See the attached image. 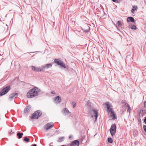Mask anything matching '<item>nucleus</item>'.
Returning a JSON list of instances; mask_svg holds the SVG:
<instances>
[{"label": "nucleus", "mask_w": 146, "mask_h": 146, "mask_svg": "<svg viewBox=\"0 0 146 146\" xmlns=\"http://www.w3.org/2000/svg\"><path fill=\"white\" fill-rule=\"evenodd\" d=\"M31 67L32 69L35 72H38L37 67H36L35 66H31Z\"/></svg>", "instance_id": "obj_20"}, {"label": "nucleus", "mask_w": 146, "mask_h": 146, "mask_svg": "<svg viewBox=\"0 0 146 146\" xmlns=\"http://www.w3.org/2000/svg\"><path fill=\"white\" fill-rule=\"evenodd\" d=\"M117 24L118 27H121L122 25V24L119 21H118L117 22Z\"/></svg>", "instance_id": "obj_27"}, {"label": "nucleus", "mask_w": 146, "mask_h": 146, "mask_svg": "<svg viewBox=\"0 0 146 146\" xmlns=\"http://www.w3.org/2000/svg\"><path fill=\"white\" fill-rule=\"evenodd\" d=\"M103 12L105 13L104 11H103Z\"/></svg>", "instance_id": "obj_42"}, {"label": "nucleus", "mask_w": 146, "mask_h": 146, "mask_svg": "<svg viewBox=\"0 0 146 146\" xmlns=\"http://www.w3.org/2000/svg\"><path fill=\"white\" fill-rule=\"evenodd\" d=\"M144 107L146 108V102H145L144 103Z\"/></svg>", "instance_id": "obj_34"}, {"label": "nucleus", "mask_w": 146, "mask_h": 146, "mask_svg": "<svg viewBox=\"0 0 146 146\" xmlns=\"http://www.w3.org/2000/svg\"><path fill=\"white\" fill-rule=\"evenodd\" d=\"M113 2L119 3H120L121 1V0H112Z\"/></svg>", "instance_id": "obj_29"}, {"label": "nucleus", "mask_w": 146, "mask_h": 146, "mask_svg": "<svg viewBox=\"0 0 146 146\" xmlns=\"http://www.w3.org/2000/svg\"><path fill=\"white\" fill-rule=\"evenodd\" d=\"M143 111V110H140L139 113V116L140 117H143V114L142 113H141V112H142Z\"/></svg>", "instance_id": "obj_26"}, {"label": "nucleus", "mask_w": 146, "mask_h": 146, "mask_svg": "<svg viewBox=\"0 0 146 146\" xmlns=\"http://www.w3.org/2000/svg\"><path fill=\"white\" fill-rule=\"evenodd\" d=\"M63 112L65 115H67L68 114L69 111L66 108H64L63 110Z\"/></svg>", "instance_id": "obj_15"}, {"label": "nucleus", "mask_w": 146, "mask_h": 146, "mask_svg": "<svg viewBox=\"0 0 146 146\" xmlns=\"http://www.w3.org/2000/svg\"><path fill=\"white\" fill-rule=\"evenodd\" d=\"M119 53H120V52L119 51Z\"/></svg>", "instance_id": "obj_41"}, {"label": "nucleus", "mask_w": 146, "mask_h": 146, "mask_svg": "<svg viewBox=\"0 0 146 146\" xmlns=\"http://www.w3.org/2000/svg\"><path fill=\"white\" fill-rule=\"evenodd\" d=\"M10 134H12L11 132H10Z\"/></svg>", "instance_id": "obj_39"}, {"label": "nucleus", "mask_w": 146, "mask_h": 146, "mask_svg": "<svg viewBox=\"0 0 146 146\" xmlns=\"http://www.w3.org/2000/svg\"><path fill=\"white\" fill-rule=\"evenodd\" d=\"M64 137H60L58 139V142H60L63 141Z\"/></svg>", "instance_id": "obj_23"}, {"label": "nucleus", "mask_w": 146, "mask_h": 146, "mask_svg": "<svg viewBox=\"0 0 146 146\" xmlns=\"http://www.w3.org/2000/svg\"><path fill=\"white\" fill-rule=\"evenodd\" d=\"M60 66L64 68H66V66L64 63V62L63 61L61 62V64Z\"/></svg>", "instance_id": "obj_21"}, {"label": "nucleus", "mask_w": 146, "mask_h": 146, "mask_svg": "<svg viewBox=\"0 0 146 146\" xmlns=\"http://www.w3.org/2000/svg\"><path fill=\"white\" fill-rule=\"evenodd\" d=\"M40 91V89L37 87H35L30 90L27 93V97L29 98H31L37 96L38 93Z\"/></svg>", "instance_id": "obj_1"}, {"label": "nucleus", "mask_w": 146, "mask_h": 146, "mask_svg": "<svg viewBox=\"0 0 146 146\" xmlns=\"http://www.w3.org/2000/svg\"><path fill=\"white\" fill-rule=\"evenodd\" d=\"M72 105L73 106V108H74L76 107V103L75 102H72Z\"/></svg>", "instance_id": "obj_31"}, {"label": "nucleus", "mask_w": 146, "mask_h": 146, "mask_svg": "<svg viewBox=\"0 0 146 146\" xmlns=\"http://www.w3.org/2000/svg\"><path fill=\"white\" fill-rule=\"evenodd\" d=\"M54 101L55 104H58L61 102V99L59 96H57L54 98Z\"/></svg>", "instance_id": "obj_8"}, {"label": "nucleus", "mask_w": 146, "mask_h": 146, "mask_svg": "<svg viewBox=\"0 0 146 146\" xmlns=\"http://www.w3.org/2000/svg\"><path fill=\"white\" fill-rule=\"evenodd\" d=\"M13 133H14V132H13Z\"/></svg>", "instance_id": "obj_40"}, {"label": "nucleus", "mask_w": 146, "mask_h": 146, "mask_svg": "<svg viewBox=\"0 0 146 146\" xmlns=\"http://www.w3.org/2000/svg\"><path fill=\"white\" fill-rule=\"evenodd\" d=\"M79 141L76 140L72 141L71 143V146H78L79 145Z\"/></svg>", "instance_id": "obj_9"}, {"label": "nucleus", "mask_w": 146, "mask_h": 146, "mask_svg": "<svg viewBox=\"0 0 146 146\" xmlns=\"http://www.w3.org/2000/svg\"><path fill=\"white\" fill-rule=\"evenodd\" d=\"M42 113L40 110H37L34 112L30 116L31 119H37L42 115Z\"/></svg>", "instance_id": "obj_3"}, {"label": "nucleus", "mask_w": 146, "mask_h": 146, "mask_svg": "<svg viewBox=\"0 0 146 146\" xmlns=\"http://www.w3.org/2000/svg\"><path fill=\"white\" fill-rule=\"evenodd\" d=\"M53 126V125H51L50 123H48L45 126L46 127V130L50 129Z\"/></svg>", "instance_id": "obj_14"}, {"label": "nucleus", "mask_w": 146, "mask_h": 146, "mask_svg": "<svg viewBox=\"0 0 146 146\" xmlns=\"http://www.w3.org/2000/svg\"><path fill=\"white\" fill-rule=\"evenodd\" d=\"M37 68L38 72H41L44 70L42 66H41L40 67H37Z\"/></svg>", "instance_id": "obj_19"}, {"label": "nucleus", "mask_w": 146, "mask_h": 146, "mask_svg": "<svg viewBox=\"0 0 146 146\" xmlns=\"http://www.w3.org/2000/svg\"><path fill=\"white\" fill-rule=\"evenodd\" d=\"M133 8H132L131 10V11L132 13H134V11L135 10H137V6H133Z\"/></svg>", "instance_id": "obj_16"}, {"label": "nucleus", "mask_w": 146, "mask_h": 146, "mask_svg": "<svg viewBox=\"0 0 146 146\" xmlns=\"http://www.w3.org/2000/svg\"><path fill=\"white\" fill-rule=\"evenodd\" d=\"M111 115L113 116V118L116 119L117 118L116 117L115 115V114L114 113L113 111H111Z\"/></svg>", "instance_id": "obj_22"}, {"label": "nucleus", "mask_w": 146, "mask_h": 146, "mask_svg": "<svg viewBox=\"0 0 146 146\" xmlns=\"http://www.w3.org/2000/svg\"><path fill=\"white\" fill-rule=\"evenodd\" d=\"M31 106H27L24 109V112L25 113H28L30 110Z\"/></svg>", "instance_id": "obj_11"}, {"label": "nucleus", "mask_w": 146, "mask_h": 146, "mask_svg": "<svg viewBox=\"0 0 146 146\" xmlns=\"http://www.w3.org/2000/svg\"><path fill=\"white\" fill-rule=\"evenodd\" d=\"M116 125L115 124L112 125L110 129L111 135L113 136L115 133L116 131Z\"/></svg>", "instance_id": "obj_5"}, {"label": "nucleus", "mask_w": 146, "mask_h": 146, "mask_svg": "<svg viewBox=\"0 0 146 146\" xmlns=\"http://www.w3.org/2000/svg\"><path fill=\"white\" fill-rule=\"evenodd\" d=\"M6 26L7 28V29H8V26H7V24H6Z\"/></svg>", "instance_id": "obj_38"}, {"label": "nucleus", "mask_w": 146, "mask_h": 146, "mask_svg": "<svg viewBox=\"0 0 146 146\" xmlns=\"http://www.w3.org/2000/svg\"><path fill=\"white\" fill-rule=\"evenodd\" d=\"M131 29H132L135 30L136 29V27L135 25H133L131 27Z\"/></svg>", "instance_id": "obj_28"}, {"label": "nucleus", "mask_w": 146, "mask_h": 146, "mask_svg": "<svg viewBox=\"0 0 146 146\" xmlns=\"http://www.w3.org/2000/svg\"><path fill=\"white\" fill-rule=\"evenodd\" d=\"M125 107L127 108V112H129L130 113V111H131V110L130 108L129 105L127 103H126L125 104Z\"/></svg>", "instance_id": "obj_13"}, {"label": "nucleus", "mask_w": 146, "mask_h": 146, "mask_svg": "<svg viewBox=\"0 0 146 146\" xmlns=\"http://www.w3.org/2000/svg\"><path fill=\"white\" fill-rule=\"evenodd\" d=\"M18 93H13L10 94L9 96V101H12L14 98H16L18 96Z\"/></svg>", "instance_id": "obj_6"}, {"label": "nucleus", "mask_w": 146, "mask_h": 146, "mask_svg": "<svg viewBox=\"0 0 146 146\" xmlns=\"http://www.w3.org/2000/svg\"><path fill=\"white\" fill-rule=\"evenodd\" d=\"M108 141L110 143H113V139L110 137H109L108 138Z\"/></svg>", "instance_id": "obj_24"}, {"label": "nucleus", "mask_w": 146, "mask_h": 146, "mask_svg": "<svg viewBox=\"0 0 146 146\" xmlns=\"http://www.w3.org/2000/svg\"><path fill=\"white\" fill-rule=\"evenodd\" d=\"M10 87L9 86H7L4 88L0 92V96H3L7 93L10 90Z\"/></svg>", "instance_id": "obj_4"}, {"label": "nucleus", "mask_w": 146, "mask_h": 146, "mask_svg": "<svg viewBox=\"0 0 146 146\" xmlns=\"http://www.w3.org/2000/svg\"><path fill=\"white\" fill-rule=\"evenodd\" d=\"M105 104L107 106V111L108 113L111 112L113 111L111 108L112 106L110 104L109 102H106L105 103Z\"/></svg>", "instance_id": "obj_7"}, {"label": "nucleus", "mask_w": 146, "mask_h": 146, "mask_svg": "<svg viewBox=\"0 0 146 146\" xmlns=\"http://www.w3.org/2000/svg\"><path fill=\"white\" fill-rule=\"evenodd\" d=\"M52 94H56L55 92L54 91H52L51 92Z\"/></svg>", "instance_id": "obj_35"}, {"label": "nucleus", "mask_w": 146, "mask_h": 146, "mask_svg": "<svg viewBox=\"0 0 146 146\" xmlns=\"http://www.w3.org/2000/svg\"><path fill=\"white\" fill-rule=\"evenodd\" d=\"M52 64L51 63H49L46 64L44 65H43L42 66L44 70L45 69H48L50 67H51L52 66Z\"/></svg>", "instance_id": "obj_10"}, {"label": "nucleus", "mask_w": 146, "mask_h": 146, "mask_svg": "<svg viewBox=\"0 0 146 146\" xmlns=\"http://www.w3.org/2000/svg\"><path fill=\"white\" fill-rule=\"evenodd\" d=\"M23 134L22 133L18 132L17 134V136H18V138L19 139L21 138L22 137V136Z\"/></svg>", "instance_id": "obj_18"}, {"label": "nucleus", "mask_w": 146, "mask_h": 146, "mask_svg": "<svg viewBox=\"0 0 146 146\" xmlns=\"http://www.w3.org/2000/svg\"><path fill=\"white\" fill-rule=\"evenodd\" d=\"M24 140L27 142H28L29 141V139L27 137H24Z\"/></svg>", "instance_id": "obj_25"}, {"label": "nucleus", "mask_w": 146, "mask_h": 146, "mask_svg": "<svg viewBox=\"0 0 146 146\" xmlns=\"http://www.w3.org/2000/svg\"><path fill=\"white\" fill-rule=\"evenodd\" d=\"M143 128L145 132L146 133V125H144L143 126Z\"/></svg>", "instance_id": "obj_32"}, {"label": "nucleus", "mask_w": 146, "mask_h": 146, "mask_svg": "<svg viewBox=\"0 0 146 146\" xmlns=\"http://www.w3.org/2000/svg\"><path fill=\"white\" fill-rule=\"evenodd\" d=\"M36 144H33L31 146H36Z\"/></svg>", "instance_id": "obj_37"}, {"label": "nucleus", "mask_w": 146, "mask_h": 146, "mask_svg": "<svg viewBox=\"0 0 146 146\" xmlns=\"http://www.w3.org/2000/svg\"><path fill=\"white\" fill-rule=\"evenodd\" d=\"M54 62L58 65H60L62 61L60 60H58V59H56L54 60Z\"/></svg>", "instance_id": "obj_17"}, {"label": "nucleus", "mask_w": 146, "mask_h": 146, "mask_svg": "<svg viewBox=\"0 0 146 146\" xmlns=\"http://www.w3.org/2000/svg\"><path fill=\"white\" fill-rule=\"evenodd\" d=\"M86 28L88 29H86L85 30V32L86 33H88L89 32L90 30V28L88 26H87L86 27Z\"/></svg>", "instance_id": "obj_30"}, {"label": "nucleus", "mask_w": 146, "mask_h": 146, "mask_svg": "<svg viewBox=\"0 0 146 146\" xmlns=\"http://www.w3.org/2000/svg\"><path fill=\"white\" fill-rule=\"evenodd\" d=\"M144 122L146 124V117H145V118L144 119Z\"/></svg>", "instance_id": "obj_36"}, {"label": "nucleus", "mask_w": 146, "mask_h": 146, "mask_svg": "<svg viewBox=\"0 0 146 146\" xmlns=\"http://www.w3.org/2000/svg\"><path fill=\"white\" fill-rule=\"evenodd\" d=\"M88 113L89 114L91 115V116L93 118L94 117H95V120L94 122L95 123L96 121L98 116V111L95 110H90Z\"/></svg>", "instance_id": "obj_2"}, {"label": "nucleus", "mask_w": 146, "mask_h": 146, "mask_svg": "<svg viewBox=\"0 0 146 146\" xmlns=\"http://www.w3.org/2000/svg\"><path fill=\"white\" fill-rule=\"evenodd\" d=\"M69 138L70 139H73V138H72V136L71 135H70L69 137Z\"/></svg>", "instance_id": "obj_33"}, {"label": "nucleus", "mask_w": 146, "mask_h": 146, "mask_svg": "<svg viewBox=\"0 0 146 146\" xmlns=\"http://www.w3.org/2000/svg\"><path fill=\"white\" fill-rule=\"evenodd\" d=\"M127 20L128 22H131L132 23L135 22L134 19L132 17H128L127 19Z\"/></svg>", "instance_id": "obj_12"}]
</instances>
